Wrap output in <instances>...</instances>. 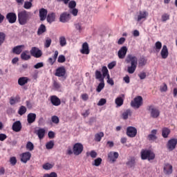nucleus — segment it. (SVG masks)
<instances>
[{
  "label": "nucleus",
  "mask_w": 177,
  "mask_h": 177,
  "mask_svg": "<svg viewBox=\"0 0 177 177\" xmlns=\"http://www.w3.org/2000/svg\"><path fill=\"white\" fill-rule=\"evenodd\" d=\"M125 63L130 64L127 66V73L133 74L136 71V67H138V57L132 54H129L125 59Z\"/></svg>",
  "instance_id": "f257e3e1"
},
{
  "label": "nucleus",
  "mask_w": 177,
  "mask_h": 177,
  "mask_svg": "<svg viewBox=\"0 0 177 177\" xmlns=\"http://www.w3.org/2000/svg\"><path fill=\"white\" fill-rule=\"evenodd\" d=\"M31 19V12L26 10H23L18 12V21L21 26L27 24Z\"/></svg>",
  "instance_id": "f03ea898"
},
{
  "label": "nucleus",
  "mask_w": 177,
  "mask_h": 177,
  "mask_svg": "<svg viewBox=\"0 0 177 177\" xmlns=\"http://www.w3.org/2000/svg\"><path fill=\"white\" fill-rule=\"evenodd\" d=\"M140 156L141 160H148V161H152L156 158V153L150 149H142Z\"/></svg>",
  "instance_id": "7ed1b4c3"
},
{
  "label": "nucleus",
  "mask_w": 177,
  "mask_h": 177,
  "mask_svg": "<svg viewBox=\"0 0 177 177\" xmlns=\"http://www.w3.org/2000/svg\"><path fill=\"white\" fill-rule=\"evenodd\" d=\"M147 110L149 111L150 115L152 118H158L160 117V110L153 106V105L148 106Z\"/></svg>",
  "instance_id": "20e7f679"
},
{
  "label": "nucleus",
  "mask_w": 177,
  "mask_h": 177,
  "mask_svg": "<svg viewBox=\"0 0 177 177\" xmlns=\"http://www.w3.org/2000/svg\"><path fill=\"white\" fill-rule=\"evenodd\" d=\"M142 104H143V98L142 96L136 97L131 102V107L134 109H139Z\"/></svg>",
  "instance_id": "39448f33"
},
{
  "label": "nucleus",
  "mask_w": 177,
  "mask_h": 177,
  "mask_svg": "<svg viewBox=\"0 0 177 177\" xmlns=\"http://www.w3.org/2000/svg\"><path fill=\"white\" fill-rule=\"evenodd\" d=\"M73 150L75 156H80L84 151V145L80 142H77L73 145Z\"/></svg>",
  "instance_id": "423d86ee"
},
{
  "label": "nucleus",
  "mask_w": 177,
  "mask_h": 177,
  "mask_svg": "<svg viewBox=\"0 0 177 177\" xmlns=\"http://www.w3.org/2000/svg\"><path fill=\"white\" fill-rule=\"evenodd\" d=\"M127 136L129 138H135L138 135V129L136 127H128L126 131Z\"/></svg>",
  "instance_id": "0eeeda50"
},
{
  "label": "nucleus",
  "mask_w": 177,
  "mask_h": 177,
  "mask_svg": "<svg viewBox=\"0 0 177 177\" xmlns=\"http://www.w3.org/2000/svg\"><path fill=\"white\" fill-rule=\"evenodd\" d=\"M176 145H177L176 138H171L169 140V141L167 143V147L169 149V151H172L173 150H175V149H176Z\"/></svg>",
  "instance_id": "6e6552de"
},
{
  "label": "nucleus",
  "mask_w": 177,
  "mask_h": 177,
  "mask_svg": "<svg viewBox=\"0 0 177 177\" xmlns=\"http://www.w3.org/2000/svg\"><path fill=\"white\" fill-rule=\"evenodd\" d=\"M30 55L33 56V57L38 59L42 56V51L37 47H32L30 50Z\"/></svg>",
  "instance_id": "1a4fd4ad"
},
{
  "label": "nucleus",
  "mask_w": 177,
  "mask_h": 177,
  "mask_svg": "<svg viewBox=\"0 0 177 177\" xmlns=\"http://www.w3.org/2000/svg\"><path fill=\"white\" fill-rule=\"evenodd\" d=\"M71 19V15L67 12H64L60 15L59 21H61V23H67L68 21H70Z\"/></svg>",
  "instance_id": "9d476101"
},
{
  "label": "nucleus",
  "mask_w": 177,
  "mask_h": 177,
  "mask_svg": "<svg viewBox=\"0 0 177 177\" xmlns=\"http://www.w3.org/2000/svg\"><path fill=\"white\" fill-rule=\"evenodd\" d=\"M6 19L8 21L10 24H13V23H16V21L17 20V15H16V13L15 12H8L6 15Z\"/></svg>",
  "instance_id": "9b49d317"
},
{
  "label": "nucleus",
  "mask_w": 177,
  "mask_h": 177,
  "mask_svg": "<svg viewBox=\"0 0 177 177\" xmlns=\"http://www.w3.org/2000/svg\"><path fill=\"white\" fill-rule=\"evenodd\" d=\"M118 157H120L118 152L111 151L108 153V160L110 162H115Z\"/></svg>",
  "instance_id": "f8f14e48"
},
{
  "label": "nucleus",
  "mask_w": 177,
  "mask_h": 177,
  "mask_svg": "<svg viewBox=\"0 0 177 177\" xmlns=\"http://www.w3.org/2000/svg\"><path fill=\"white\" fill-rule=\"evenodd\" d=\"M20 157L21 162L26 164L27 163V161H30V159L31 158V153L26 151L21 154Z\"/></svg>",
  "instance_id": "ddd939ff"
},
{
  "label": "nucleus",
  "mask_w": 177,
  "mask_h": 177,
  "mask_svg": "<svg viewBox=\"0 0 177 177\" xmlns=\"http://www.w3.org/2000/svg\"><path fill=\"white\" fill-rule=\"evenodd\" d=\"M23 126L21 125V122L20 120H17L12 124V129L14 132H20Z\"/></svg>",
  "instance_id": "4468645a"
},
{
  "label": "nucleus",
  "mask_w": 177,
  "mask_h": 177,
  "mask_svg": "<svg viewBox=\"0 0 177 177\" xmlns=\"http://www.w3.org/2000/svg\"><path fill=\"white\" fill-rule=\"evenodd\" d=\"M127 52H128V48L127 46H122L118 52L119 59H125Z\"/></svg>",
  "instance_id": "2eb2a0df"
},
{
  "label": "nucleus",
  "mask_w": 177,
  "mask_h": 177,
  "mask_svg": "<svg viewBox=\"0 0 177 177\" xmlns=\"http://www.w3.org/2000/svg\"><path fill=\"white\" fill-rule=\"evenodd\" d=\"M157 132H158L157 129H153L151 131V133L147 136V139L149 142H154V140H157Z\"/></svg>",
  "instance_id": "dca6fc26"
},
{
  "label": "nucleus",
  "mask_w": 177,
  "mask_h": 177,
  "mask_svg": "<svg viewBox=\"0 0 177 177\" xmlns=\"http://www.w3.org/2000/svg\"><path fill=\"white\" fill-rule=\"evenodd\" d=\"M55 75L56 77H64L66 75V68L64 66H60L57 68Z\"/></svg>",
  "instance_id": "f3484780"
},
{
  "label": "nucleus",
  "mask_w": 177,
  "mask_h": 177,
  "mask_svg": "<svg viewBox=\"0 0 177 177\" xmlns=\"http://www.w3.org/2000/svg\"><path fill=\"white\" fill-rule=\"evenodd\" d=\"M50 102L52 103L53 106H60L62 104V101L60 98L56 95L50 96Z\"/></svg>",
  "instance_id": "a211bd4d"
},
{
  "label": "nucleus",
  "mask_w": 177,
  "mask_h": 177,
  "mask_svg": "<svg viewBox=\"0 0 177 177\" xmlns=\"http://www.w3.org/2000/svg\"><path fill=\"white\" fill-rule=\"evenodd\" d=\"M125 99V95L122 94L115 100V103L118 107H121L124 104V100Z\"/></svg>",
  "instance_id": "6ab92c4d"
},
{
  "label": "nucleus",
  "mask_w": 177,
  "mask_h": 177,
  "mask_svg": "<svg viewBox=\"0 0 177 177\" xmlns=\"http://www.w3.org/2000/svg\"><path fill=\"white\" fill-rule=\"evenodd\" d=\"M164 173L165 175H171L173 172V167L171 165H169V163H167L165 165L164 169H163Z\"/></svg>",
  "instance_id": "aec40b11"
},
{
  "label": "nucleus",
  "mask_w": 177,
  "mask_h": 177,
  "mask_svg": "<svg viewBox=\"0 0 177 177\" xmlns=\"http://www.w3.org/2000/svg\"><path fill=\"white\" fill-rule=\"evenodd\" d=\"M149 16V12L147 11H140L139 15L137 17V21H140V20H142V19H147V17Z\"/></svg>",
  "instance_id": "412c9836"
},
{
  "label": "nucleus",
  "mask_w": 177,
  "mask_h": 177,
  "mask_svg": "<svg viewBox=\"0 0 177 177\" xmlns=\"http://www.w3.org/2000/svg\"><path fill=\"white\" fill-rule=\"evenodd\" d=\"M160 55L162 59H167V57H168L169 53L168 52V47H167L166 45H164L162 46V48L160 52Z\"/></svg>",
  "instance_id": "4be33fe9"
},
{
  "label": "nucleus",
  "mask_w": 177,
  "mask_h": 177,
  "mask_svg": "<svg viewBox=\"0 0 177 177\" xmlns=\"http://www.w3.org/2000/svg\"><path fill=\"white\" fill-rule=\"evenodd\" d=\"M48 15V10L45 8H41L39 10V17L41 21H44L46 19V16Z\"/></svg>",
  "instance_id": "5701e85b"
},
{
  "label": "nucleus",
  "mask_w": 177,
  "mask_h": 177,
  "mask_svg": "<svg viewBox=\"0 0 177 177\" xmlns=\"http://www.w3.org/2000/svg\"><path fill=\"white\" fill-rule=\"evenodd\" d=\"M59 56V51L55 50L54 55L52 57H49L48 59V63L51 65L53 66V64H55V63L56 62V60L57 59V57Z\"/></svg>",
  "instance_id": "b1692460"
},
{
  "label": "nucleus",
  "mask_w": 177,
  "mask_h": 177,
  "mask_svg": "<svg viewBox=\"0 0 177 177\" xmlns=\"http://www.w3.org/2000/svg\"><path fill=\"white\" fill-rule=\"evenodd\" d=\"M35 120H37V114L33 113H30L27 116V121L29 124H32L35 122Z\"/></svg>",
  "instance_id": "393cba45"
},
{
  "label": "nucleus",
  "mask_w": 177,
  "mask_h": 177,
  "mask_svg": "<svg viewBox=\"0 0 177 177\" xmlns=\"http://www.w3.org/2000/svg\"><path fill=\"white\" fill-rule=\"evenodd\" d=\"M30 81V79L27 77H21L18 79V84L20 85V86H24L26 84H28Z\"/></svg>",
  "instance_id": "a878e982"
},
{
  "label": "nucleus",
  "mask_w": 177,
  "mask_h": 177,
  "mask_svg": "<svg viewBox=\"0 0 177 177\" xmlns=\"http://www.w3.org/2000/svg\"><path fill=\"white\" fill-rule=\"evenodd\" d=\"M24 45L17 46L13 48L12 53H14L15 55H20V53L23 52V49H24Z\"/></svg>",
  "instance_id": "bb28decb"
},
{
  "label": "nucleus",
  "mask_w": 177,
  "mask_h": 177,
  "mask_svg": "<svg viewBox=\"0 0 177 177\" xmlns=\"http://www.w3.org/2000/svg\"><path fill=\"white\" fill-rule=\"evenodd\" d=\"M81 53L83 55H89V45H88L87 42H84L82 44V49L81 50Z\"/></svg>",
  "instance_id": "cd10ccee"
},
{
  "label": "nucleus",
  "mask_w": 177,
  "mask_h": 177,
  "mask_svg": "<svg viewBox=\"0 0 177 177\" xmlns=\"http://www.w3.org/2000/svg\"><path fill=\"white\" fill-rule=\"evenodd\" d=\"M126 164L130 168H133L136 165V158L135 157H130Z\"/></svg>",
  "instance_id": "c85d7f7f"
},
{
  "label": "nucleus",
  "mask_w": 177,
  "mask_h": 177,
  "mask_svg": "<svg viewBox=\"0 0 177 177\" xmlns=\"http://www.w3.org/2000/svg\"><path fill=\"white\" fill-rule=\"evenodd\" d=\"M45 133H46L45 129H39L36 131V135H37V136L40 140H42V138H45Z\"/></svg>",
  "instance_id": "c756f323"
},
{
  "label": "nucleus",
  "mask_w": 177,
  "mask_h": 177,
  "mask_svg": "<svg viewBox=\"0 0 177 177\" xmlns=\"http://www.w3.org/2000/svg\"><path fill=\"white\" fill-rule=\"evenodd\" d=\"M28 53H30L28 50L22 52L21 54V59L22 60H30L31 59V55H30Z\"/></svg>",
  "instance_id": "7c9ffc66"
},
{
  "label": "nucleus",
  "mask_w": 177,
  "mask_h": 177,
  "mask_svg": "<svg viewBox=\"0 0 177 177\" xmlns=\"http://www.w3.org/2000/svg\"><path fill=\"white\" fill-rule=\"evenodd\" d=\"M56 19V14L55 12H50L47 15L48 23H53Z\"/></svg>",
  "instance_id": "2f4dec72"
},
{
  "label": "nucleus",
  "mask_w": 177,
  "mask_h": 177,
  "mask_svg": "<svg viewBox=\"0 0 177 177\" xmlns=\"http://www.w3.org/2000/svg\"><path fill=\"white\" fill-rule=\"evenodd\" d=\"M171 133V130L167 127L162 129V138H167L169 135Z\"/></svg>",
  "instance_id": "473e14b6"
},
{
  "label": "nucleus",
  "mask_w": 177,
  "mask_h": 177,
  "mask_svg": "<svg viewBox=\"0 0 177 177\" xmlns=\"http://www.w3.org/2000/svg\"><path fill=\"white\" fill-rule=\"evenodd\" d=\"M104 136V133L99 132L95 134L94 140L95 142H100L102 140V138Z\"/></svg>",
  "instance_id": "72a5a7b5"
},
{
  "label": "nucleus",
  "mask_w": 177,
  "mask_h": 177,
  "mask_svg": "<svg viewBox=\"0 0 177 177\" xmlns=\"http://www.w3.org/2000/svg\"><path fill=\"white\" fill-rule=\"evenodd\" d=\"M147 63V59L145 57H141L138 60V67H144Z\"/></svg>",
  "instance_id": "f704fd0d"
},
{
  "label": "nucleus",
  "mask_w": 177,
  "mask_h": 177,
  "mask_svg": "<svg viewBox=\"0 0 177 177\" xmlns=\"http://www.w3.org/2000/svg\"><path fill=\"white\" fill-rule=\"evenodd\" d=\"M46 32V26L44 24H41L37 30V35H42L44 32Z\"/></svg>",
  "instance_id": "c9c22d12"
},
{
  "label": "nucleus",
  "mask_w": 177,
  "mask_h": 177,
  "mask_svg": "<svg viewBox=\"0 0 177 177\" xmlns=\"http://www.w3.org/2000/svg\"><path fill=\"white\" fill-rule=\"evenodd\" d=\"M95 79L98 80V81H104V77L103 75H102V72H100V71H95Z\"/></svg>",
  "instance_id": "e433bc0d"
},
{
  "label": "nucleus",
  "mask_w": 177,
  "mask_h": 177,
  "mask_svg": "<svg viewBox=\"0 0 177 177\" xmlns=\"http://www.w3.org/2000/svg\"><path fill=\"white\" fill-rule=\"evenodd\" d=\"M131 115H132V111H131V109H127L126 111H124L122 113V118L123 120H128V117Z\"/></svg>",
  "instance_id": "4c0bfd02"
},
{
  "label": "nucleus",
  "mask_w": 177,
  "mask_h": 177,
  "mask_svg": "<svg viewBox=\"0 0 177 177\" xmlns=\"http://www.w3.org/2000/svg\"><path fill=\"white\" fill-rule=\"evenodd\" d=\"M54 147L55 141L53 140H50L46 144V149H47V150H51V149H53Z\"/></svg>",
  "instance_id": "58836bf2"
},
{
  "label": "nucleus",
  "mask_w": 177,
  "mask_h": 177,
  "mask_svg": "<svg viewBox=\"0 0 177 177\" xmlns=\"http://www.w3.org/2000/svg\"><path fill=\"white\" fill-rule=\"evenodd\" d=\"M59 45L62 47L67 45V40H66V37L64 36H62L59 37Z\"/></svg>",
  "instance_id": "ea45409f"
},
{
  "label": "nucleus",
  "mask_w": 177,
  "mask_h": 177,
  "mask_svg": "<svg viewBox=\"0 0 177 177\" xmlns=\"http://www.w3.org/2000/svg\"><path fill=\"white\" fill-rule=\"evenodd\" d=\"M100 84H98L96 91L100 93L102 92V90L104 88V80L100 81Z\"/></svg>",
  "instance_id": "a19ab883"
},
{
  "label": "nucleus",
  "mask_w": 177,
  "mask_h": 177,
  "mask_svg": "<svg viewBox=\"0 0 177 177\" xmlns=\"http://www.w3.org/2000/svg\"><path fill=\"white\" fill-rule=\"evenodd\" d=\"M26 113H27V108L24 106H21L18 111V114H19V115H23L26 114Z\"/></svg>",
  "instance_id": "79ce46f5"
},
{
  "label": "nucleus",
  "mask_w": 177,
  "mask_h": 177,
  "mask_svg": "<svg viewBox=\"0 0 177 177\" xmlns=\"http://www.w3.org/2000/svg\"><path fill=\"white\" fill-rule=\"evenodd\" d=\"M32 8V3L28 1H26L24 3V8L28 10Z\"/></svg>",
  "instance_id": "37998d69"
},
{
  "label": "nucleus",
  "mask_w": 177,
  "mask_h": 177,
  "mask_svg": "<svg viewBox=\"0 0 177 177\" xmlns=\"http://www.w3.org/2000/svg\"><path fill=\"white\" fill-rule=\"evenodd\" d=\"M162 48V44L160 41H156L155 43V49L157 52H160Z\"/></svg>",
  "instance_id": "c03bdc74"
},
{
  "label": "nucleus",
  "mask_w": 177,
  "mask_h": 177,
  "mask_svg": "<svg viewBox=\"0 0 177 177\" xmlns=\"http://www.w3.org/2000/svg\"><path fill=\"white\" fill-rule=\"evenodd\" d=\"M26 149L29 150V151H32V150H34V144L28 141L26 144Z\"/></svg>",
  "instance_id": "a18cd8bd"
},
{
  "label": "nucleus",
  "mask_w": 177,
  "mask_h": 177,
  "mask_svg": "<svg viewBox=\"0 0 177 177\" xmlns=\"http://www.w3.org/2000/svg\"><path fill=\"white\" fill-rule=\"evenodd\" d=\"M5 38H6L5 33L0 32V46L5 42Z\"/></svg>",
  "instance_id": "49530a36"
},
{
  "label": "nucleus",
  "mask_w": 177,
  "mask_h": 177,
  "mask_svg": "<svg viewBox=\"0 0 177 177\" xmlns=\"http://www.w3.org/2000/svg\"><path fill=\"white\" fill-rule=\"evenodd\" d=\"M102 75L104 77H107V75H109V69H107V67H106V66L102 67Z\"/></svg>",
  "instance_id": "de8ad7c7"
},
{
  "label": "nucleus",
  "mask_w": 177,
  "mask_h": 177,
  "mask_svg": "<svg viewBox=\"0 0 177 177\" xmlns=\"http://www.w3.org/2000/svg\"><path fill=\"white\" fill-rule=\"evenodd\" d=\"M51 121L53 124H59L60 122V119H59V117L53 115L51 117Z\"/></svg>",
  "instance_id": "09e8293b"
},
{
  "label": "nucleus",
  "mask_w": 177,
  "mask_h": 177,
  "mask_svg": "<svg viewBox=\"0 0 177 177\" xmlns=\"http://www.w3.org/2000/svg\"><path fill=\"white\" fill-rule=\"evenodd\" d=\"M102 158H97L94 160V163H93V165H95V167H99L100 164H102Z\"/></svg>",
  "instance_id": "8fccbe9b"
},
{
  "label": "nucleus",
  "mask_w": 177,
  "mask_h": 177,
  "mask_svg": "<svg viewBox=\"0 0 177 177\" xmlns=\"http://www.w3.org/2000/svg\"><path fill=\"white\" fill-rule=\"evenodd\" d=\"M76 6H77V2H75V1H71L68 3L69 9H75Z\"/></svg>",
  "instance_id": "3c124183"
},
{
  "label": "nucleus",
  "mask_w": 177,
  "mask_h": 177,
  "mask_svg": "<svg viewBox=\"0 0 177 177\" xmlns=\"http://www.w3.org/2000/svg\"><path fill=\"white\" fill-rule=\"evenodd\" d=\"M74 26L75 27V29L77 30V31H79V32H81V31H82V30H83L82 24L77 23V24H75Z\"/></svg>",
  "instance_id": "603ef678"
},
{
  "label": "nucleus",
  "mask_w": 177,
  "mask_h": 177,
  "mask_svg": "<svg viewBox=\"0 0 177 177\" xmlns=\"http://www.w3.org/2000/svg\"><path fill=\"white\" fill-rule=\"evenodd\" d=\"M53 88H55V89H56L57 91H59V89L62 88V85H60V83L55 80L53 82Z\"/></svg>",
  "instance_id": "864d4df0"
},
{
  "label": "nucleus",
  "mask_w": 177,
  "mask_h": 177,
  "mask_svg": "<svg viewBox=\"0 0 177 177\" xmlns=\"http://www.w3.org/2000/svg\"><path fill=\"white\" fill-rule=\"evenodd\" d=\"M58 63H64L66 62V57L63 55H60L57 59Z\"/></svg>",
  "instance_id": "5fc2aeb1"
},
{
  "label": "nucleus",
  "mask_w": 177,
  "mask_h": 177,
  "mask_svg": "<svg viewBox=\"0 0 177 177\" xmlns=\"http://www.w3.org/2000/svg\"><path fill=\"white\" fill-rule=\"evenodd\" d=\"M70 13H71V15H73V16H74L75 17L78 16V9L72 8L70 10Z\"/></svg>",
  "instance_id": "6e6d98bb"
},
{
  "label": "nucleus",
  "mask_w": 177,
  "mask_h": 177,
  "mask_svg": "<svg viewBox=\"0 0 177 177\" xmlns=\"http://www.w3.org/2000/svg\"><path fill=\"white\" fill-rule=\"evenodd\" d=\"M53 165L50 163H46L44 165H43V169H46V171L51 169V168H53Z\"/></svg>",
  "instance_id": "4d7b16f0"
},
{
  "label": "nucleus",
  "mask_w": 177,
  "mask_h": 177,
  "mask_svg": "<svg viewBox=\"0 0 177 177\" xmlns=\"http://www.w3.org/2000/svg\"><path fill=\"white\" fill-rule=\"evenodd\" d=\"M50 44H52L51 39L48 38L47 39H46V41L44 43L45 48H49V46H50Z\"/></svg>",
  "instance_id": "13d9d810"
},
{
  "label": "nucleus",
  "mask_w": 177,
  "mask_h": 177,
  "mask_svg": "<svg viewBox=\"0 0 177 177\" xmlns=\"http://www.w3.org/2000/svg\"><path fill=\"white\" fill-rule=\"evenodd\" d=\"M106 102H107V100H106V99L102 98L98 102L97 106H104V104H106Z\"/></svg>",
  "instance_id": "bf43d9fd"
},
{
  "label": "nucleus",
  "mask_w": 177,
  "mask_h": 177,
  "mask_svg": "<svg viewBox=\"0 0 177 177\" xmlns=\"http://www.w3.org/2000/svg\"><path fill=\"white\" fill-rule=\"evenodd\" d=\"M107 78V84H109V85H114V80H113V79L110 78V75H107L106 76Z\"/></svg>",
  "instance_id": "052dcab7"
},
{
  "label": "nucleus",
  "mask_w": 177,
  "mask_h": 177,
  "mask_svg": "<svg viewBox=\"0 0 177 177\" xmlns=\"http://www.w3.org/2000/svg\"><path fill=\"white\" fill-rule=\"evenodd\" d=\"M10 162L12 165H16V164L17 163V159L16 158V157H12L10 159Z\"/></svg>",
  "instance_id": "680f3d73"
},
{
  "label": "nucleus",
  "mask_w": 177,
  "mask_h": 177,
  "mask_svg": "<svg viewBox=\"0 0 177 177\" xmlns=\"http://www.w3.org/2000/svg\"><path fill=\"white\" fill-rule=\"evenodd\" d=\"M167 20H169V15L164 14L162 15V21H167Z\"/></svg>",
  "instance_id": "e2e57ef3"
},
{
  "label": "nucleus",
  "mask_w": 177,
  "mask_h": 177,
  "mask_svg": "<svg viewBox=\"0 0 177 177\" xmlns=\"http://www.w3.org/2000/svg\"><path fill=\"white\" fill-rule=\"evenodd\" d=\"M89 156L91 157V158H96V157H97V153L93 150L89 153Z\"/></svg>",
  "instance_id": "0e129e2a"
},
{
  "label": "nucleus",
  "mask_w": 177,
  "mask_h": 177,
  "mask_svg": "<svg viewBox=\"0 0 177 177\" xmlns=\"http://www.w3.org/2000/svg\"><path fill=\"white\" fill-rule=\"evenodd\" d=\"M138 77L140 80H145L147 77L146 72H142L140 74H138Z\"/></svg>",
  "instance_id": "69168bd1"
},
{
  "label": "nucleus",
  "mask_w": 177,
  "mask_h": 177,
  "mask_svg": "<svg viewBox=\"0 0 177 177\" xmlns=\"http://www.w3.org/2000/svg\"><path fill=\"white\" fill-rule=\"evenodd\" d=\"M44 177H57V174L55 172H51L50 174H44Z\"/></svg>",
  "instance_id": "338daca9"
},
{
  "label": "nucleus",
  "mask_w": 177,
  "mask_h": 177,
  "mask_svg": "<svg viewBox=\"0 0 177 177\" xmlns=\"http://www.w3.org/2000/svg\"><path fill=\"white\" fill-rule=\"evenodd\" d=\"M41 67H44V63L42 62H39L34 66V68L36 69L41 68Z\"/></svg>",
  "instance_id": "774afa93"
}]
</instances>
